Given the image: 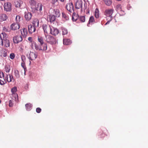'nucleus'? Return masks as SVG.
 <instances>
[{"instance_id": "nucleus-1", "label": "nucleus", "mask_w": 148, "mask_h": 148, "mask_svg": "<svg viewBox=\"0 0 148 148\" xmlns=\"http://www.w3.org/2000/svg\"><path fill=\"white\" fill-rule=\"evenodd\" d=\"M32 48L34 47L37 50L45 51L47 49V45L45 43L37 45L33 42L32 43Z\"/></svg>"}, {"instance_id": "nucleus-2", "label": "nucleus", "mask_w": 148, "mask_h": 148, "mask_svg": "<svg viewBox=\"0 0 148 148\" xmlns=\"http://www.w3.org/2000/svg\"><path fill=\"white\" fill-rule=\"evenodd\" d=\"M114 10L113 9H109L106 10L104 14L107 17V20H108L105 24V25L109 23L112 18V14L114 13Z\"/></svg>"}, {"instance_id": "nucleus-3", "label": "nucleus", "mask_w": 148, "mask_h": 148, "mask_svg": "<svg viewBox=\"0 0 148 148\" xmlns=\"http://www.w3.org/2000/svg\"><path fill=\"white\" fill-rule=\"evenodd\" d=\"M45 40L48 43L51 45H54L56 43V39L53 36L45 34Z\"/></svg>"}, {"instance_id": "nucleus-4", "label": "nucleus", "mask_w": 148, "mask_h": 148, "mask_svg": "<svg viewBox=\"0 0 148 148\" xmlns=\"http://www.w3.org/2000/svg\"><path fill=\"white\" fill-rule=\"evenodd\" d=\"M66 8L70 13H72L74 11L73 5L72 3H67L66 5Z\"/></svg>"}, {"instance_id": "nucleus-5", "label": "nucleus", "mask_w": 148, "mask_h": 148, "mask_svg": "<svg viewBox=\"0 0 148 148\" xmlns=\"http://www.w3.org/2000/svg\"><path fill=\"white\" fill-rule=\"evenodd\" d=\"M42 27L43 29L45 35V34H47L51 28L50 25H48L46 24L43 25Z\"/></svg>"}, {"instance_id": "nucleus-6", "label": "nucleus", "mask_w": 148, "mask_h": 148, "mask_svg": "<svg viewBox=\"0 0 148 148\" xmlns=\"http://www.w3.org/2000/svg\"><path fill=\"white\" fill-rule=\"evenodd\" d=\"M15 5L16 7L23 9L24 7L23 2L20 0L16 1L15 2Z\"/></svg>"}, {"instance_id": "nucleus-7", "label": "nucleus", "mask_w": 148, "mask_h": 148, "mask_svg": "<svg viewBox=\"0 0 148 148\" xmlns=\"http://www.w3.org/2000/svg\"><path fill=\"white\" fill-rule=\"evenodd\" d=\"M23 40L22 36L20 35L16 36L13 38V41L14 43H18Z\"/></svg>"}, {"instance_id": "nucleus-8", "label": "nucleus", "mask_w": 148, "mask_h": 148, "mask_svg": "<svg viewBox=\"0 0 148 148\" xmlns=\"http://www.w3.org/2000/svg\"><path fill=\"white\" fill-rule=\"evenodd\" d=\"M4 7L5 11L6 12L10 11L11 10V4L10 2H7L4 4Z\"/></svg>"}, {"instance_id": "nucleus-9", "label": "nucleus", "mask_w": 148, "mask_h": 148, "mask_svg": "<svg viewBox=\"0 0 148 148\" xmlns=\"http://www.w3.org/2000/svg\"><path fill=\"white\" fill-rule=\"evenodd\" d=\"M37 56L38 55L37 53L30 52L28 58L29 60H33L36 59Z\"/></svg>"}, {"instance_id": "nucleus-10", "label": "nucleus", "mask_w": 148, "mask_h": 148, "mask_svg": "<svg viewBox=\"0 0 148 148\" xmlns=\"http://www.w3.org/2000/svg\"><path fill=\"white\" fill-rule=\"evenodd\" d=\"M75 7L76 9H81L82 10V0H78L75 3Z\"/></svg>"}, {"instance_id": "nucleus-11", "label": "nucleus", "mask_w": 148, "mask_h": 148, "mask_svg": "<svg viewBox=\"0 0 148 148\" xmlns=\"http://www.w3.org/2000/svg\"><path fill=\"white\" fill-rule=\"evenodd\" d=\"M0 38L1 46H3V40L7 39V35L5 33L3 32L0 34Z\"/></svg>"}, {"instance_id": "nucleus-12", "label": "nucleus", "mask_w": 148, "mask_h": 148, "mask_svg": "<svg viewBox=\"0 0 148 148\" xmlns=\"http://www.w3.org/2000/svg\"><path fill=\"white\" fill-rule=\"evenodd\" d=\"M59 33L58 30L56 28H54L53 27H51L50 30V33L52 35L56 36Z\"/></svg>"}, {"instance_id": "nucleus-13", "label": "nucleus", "mask_w": 148, "mask_h": 148, "mask_svg": "<svg viewBox=\"0 0 148 148\" xmlns=\"http://www.w3.org/2000/svg\"><path fill=\"white\" fill-rule=\"evenodd\" d=\"M121 7V4H118L116 6V10L120 14L122 15L124 14V12L122 10Z\"/></svg>"}, {"instance_id": "nucleus-14", "label": "nucleus", "mask_w": 148, "mask_h": 148, "mask_svg": "<svg viewBox=\"0 0 148 148\" xmlns=\"http://www.w3.org/2000/svg\"><path fill=\"white\" fill-rule=\"evenodd\" d=\"M32 14L29 12H25V18L26 20L29 21L31 18Z\"/></svg>"}, {"instance_id": "nucleus-15", "label": "nucleus", "mask_w": 148, "mask_h": 148, "mask_svg": "<svg viewBox=\"0 0 148 148\" xmlns=\"http://www.w3.org/2000/svg\"><path fill=\"white\" fill-rule=\"evenodd\" d=\"M20 28V25L18 23H13L11 25V28L12 30H15Z\"/></svg>"}, {"instance_id": "nucleus-16", "label": "nucleus", "mask_w": 148, "mask_h": 148, "mask_svg": "<svg viewBox=\"0 0 148 148\" xmlns=\"http://www.w3.org/2000/svg\"><path fill=\"white\" fill-rule=\"evenodd\" d=\"M42 5L40 3H37V4L33 8L37 11H41L42 10Z\"/></svg>"}, {"instance_id": "nucleus-17", "label": "nucleus", "mask_w": 148, "mask_h": 148, "mask_svg": "<svg viewBox=\"0 0 148 148\" xmlns=\"http://www.w3.org/2000/svg\"><path fill=\"white\" fill-rule=\"evenodd\" d=\"M5 79L8 82L12 81L14 82V80L13 76L10 75V74H9L8 75V74H6V75L5 76Z\"/></svg>"}, {"instance_id": "nucleus-18", "label": "nucleus", "mask_w": 148, "mask_h": 148, "mask_svg": "<svg viewBox=\"0 0 148 148\" xmlns=\"http://www.w3.org/2000/svg\"><path fill=\"white\" fill-rule=\"evenodd\" d=\"M8 17L5 14H0V22L6 21Z\"/></svg>"}, {"instance_id": "nucleus-19", "label": "nucleus", "mask_w": 148, "mask_h": 148, "mask_svg": "<svg viewBox=\"0 0 148 148\" xmlns=\"http://www.w3.org/2000/svg\"><path fill=\"white\" fill-rule=\"evenodd\" d=\"M36 27L34 26H32L31 24H30L28 25V31L29 33L32 34V33L36 31Z\"/></svg>"}, {"instance_id": "nucleus-20", "label": "nucleus", "mask_w": 148, "mask_h": 148, "mask_svg": "<svg viewBox=\"0 0 148 148\" xmlns=\"http://www.w3.org/2000/svg\"><path fill=\"white\" fill-rule=\"evenodd\" d=\"M21 34L23 37H26L27 34V29L23 28L21 30Z\"/></svg>"}, {"instance_id": "nucleus-21", "label": "nucleus", "mask_w": 148, "mask_h": 148, "mask_svg": "<svg viewBox=\"0 0 148 148\" xmlns=\"http://www.w3.org/2000/svg\"><path fill=\"white\" fill-rule=\"evenodd\" d=\"M33 26L35 27H38L39 26V21L37 18H35L32 22Z\"/></svg>"}, {"instance_id": "nucleus-22", "label": "nucleus", "mask_w": 148, "mask_h": 148, "mask_svg": "<svg viewBox=\"0 0 148 148\" xmlns=\"http://www.w3.org/2000/svg\"><path fill=\"white\" fill-rule=\"evenodd\" d=\"M100 14L99 10L98 8H96L95 11V16L97 18H98L100 17Z\"/></svg>"}, {"instance_id": "nucleus-23", "label": "nucleus", "mask_w": 148, "mask_h": 148, "mask_svg": "<svg viewBox=\"0 0 148 148\" xmlns=\"http://www.w3.org/2000/svg\"><path fill=\"white\" fill-rule=\"evenodd\" d=\"M29 3L31 6V7L33 9L37 4V3H36V1L34 0H30Z\"/></svg>"}, {"instance_id": "nucleus-24", "label": "nucleus", "mask_w": 148, "mask_h": 148, "mask_svg": "<svg viewBox=\"0 0 148 148\" xmlns=\"http://www.w3.org/2000/svg\"><path fill=\"white\" fill-rule=\"evenodd\" d=\"M54 16L56 17H59L60 16V11L57 9H54Z\"/></svg>"}, {"instance_id": "nucleus-25", "label": "nucleus", "mask_w": 148, "mask_h": 148, "mask_svg": "<svg viewBox=\"0 0 148 148\" xmlns=\"http://www.w3.org/2000/svg\"><path fill=\"white\" fill-rule=\"evenodd\" d=\"M63 44L66 45H70L71 43V41L69 39H65L63 40Z\"/></svg>"}, {"instance_id": "nucleus-26", "label": "nucleus", "mask_w": 148, "mask_h": 148, "mask_svg": "<svg viewBox=\"0 0 148 148\" xmlns=\"http://www.w3.org/2000/svg\"><path fill=\"white\" fill-rule=\"evenodd\" d=\"M4 42V46L6 47H9L10 46V42L9 40L7 39L3 40V42Z\"/></svg>"}, {"instance_id": "nucleus-27", "label": "nucleus", "mask_w": 148, "mask_h": 148, "mask_svg": "<svg viewBox=\"0 0 148 148\" xmlns=\"http://www.w3.org/2000/svg\"><path fill=\"white\" fill-rule=\"evenodd\" d=\"M37 40L39 43V44H42L45 43L43 37L41 36H38Z\"/></svg>"}, {"instance_id": "nucleus-28", "label": "nucleus", "mask_w": 148, "mask_h": 148, "mask_svg": "<svg viewBox=\"0 0 148 148\" xmlns=\"http://www.w3.org/2000/svg\"><path fill=\"white\" fill-rule=\"evenodd\" d=\"M49 18L50 21L51 22H52L56 20V17L54 15H49Z\"/></svg>"}, {"instance_id": "nucleus-29", "label": "nucleus", "mask_w": 148, "mask_h": 148, "mask_svg": "<svg viewBox=\"0 0 148 148\" xmlns=\"http://www.w3.org/2000/svg\"><path fill=\"white\" fill-rule=\"evenodd\" d=\"M73 14L72 17V19L73 21H76L78 18V16L74 12H73Z\"/></svg>"}, {"instance_id": "nucleus-30", "label": "nucleus", "mask_w": 148, "mask_h": 148, "mask_svg": "<svg viewBox=\"0 0 148 148\" xmlns=\"http://www.w3.org/2000/svg\"><path fill=\"white\" fill-rule=\"evenodd\" d=\"M103 1L107 5L110 6L112 4V0H103Z\"/></svg>"}, {"instance_id": "nucleus-31", "label": "nucleus", "mask_w": 148, "mask_h": 148, "mask_svg": "<svg viewBox=\"0 0 148 148\" xmlns=\"http://www.w3.org/2000/svg\"><path fill=\"white\" fill-rule=\"evenodd\" d=\"M95 21V20L93 16H91L89 18V21H88V23L87 24V25L88 26H89V25L90 23H92L94 22Z\"/></svg>"}, {"instance_id": "nucleus-32", "label": "nucleus", "mask_w": 148, "mask_h": 148, "mask_svg": "<svg viewBox=\"0 0 148 148\" xmlns=\"http://www.w3.org/2000/svg\"><path fill=\"white\" fill-rule=\"evenodd\" d=\"M12 95V99L15 100L16 101H18V96L17 94L14 93Z\"/></svg>"}, {"instance_id": "nucleus-33", "label": "nucleus", "mask_w": 148, "mask_h": 148, "mask_svg": "<svg viewBox=\"0 0 148 148\" xmlns=\"http://www.w3.org/2000/svg\"><path fill=\"white\" fill-rule=\"evenodd\" d=\"M21 66L23 68V72H24V75L25 74V70L26 69V66L25 65V62H22L21 63Z\"/></svg>"}, {"instance_id": "nucleus-34", "label": "nucleus", "mask_w": 148, "mask_h": 148, "mask_svg": "<svg viewBox=\"0 0 148 148\" xmlns=\"http://www.w3.org/2000/svg\"><path fill=\"white\" fill-rule=\"evenodd\" d=\"M15 75L17 78H18L20 77V75L18 71L17 70H15L14 72Z\"/></svg>"}, {"instance_id": "nucleus-35", "label": "nucleus", "mask_w": 148, "mask_h": 148, "mask_svg": "<svg viewBox=\"0 0 148 148\" xmlns=\"http://www.w3.org/2000/svg\"><path fill=\"white\" fill-rule=\"evenodd\" d=\"M6 83V81L5 79L3 78L2 79H0V84L1 85H3Z\"/></svg>"}, {"instance_id": "nucleus-36", "label": "nucleus", "mask_w": 148, "mask_h": 148, "mask_svg": "<svg viewBox=\"0 0 148 148\" xmlns=\"http://www.w3.org/2000/svg\"><path fill=\"white\" fill-rule=\"evenodd\" d=\"M10 70V67L9 66L6 65L5 67V71L7 73H9Z\"/></svg>"}, {"instance_id": "nucleus-37", "label": "nucleus", "mask_w": 148, "mask_h": 148, "mask_svg": "<svg viewBox=\"0 0 148 148\" xmlns=\"http://www.w3.org/2000/svg\"><path fill=\"white\" fill-rule=\"evenodd\" d=\"M25 107L27 110H30L31 106L30 104L29 103L25 105Z\"/></svg>"}, {"instance_id": "nucleus-38", "label": "nucleus", "mask_w": 148, "mask_h": 148, "mask_svg": "<svg viewBox=\"0 0 148 148\" xmlns=\"http://www.w3.org/2000/svg\"><path fill=\"white\" fill-rule=\"evenodd\" d=\"M79 19L80 21L82 22H84L85 21V17L84 16H80Z\"/></svg>"}, {"instance_id": "nucleus-39", "label": "nucleus", "mask_w": 148, "mask_h": 148, "mask_svg": "<svg viewBox=\"0 0 148 148\" xmlns=\"http://www.w3.org/2000/svg\"><path fill=\"white\" fill-rule=\"evenodd\" d=\"M17 90L16 87H15L12 88L11 89V92L12 93V95H13L14 93H15V92H16Z\"/></svg>"}, {"instance_id": "nucleus-40", "label": "nucleus", "mask_w": 148, "mask_h": 148, "mask_svg": "<svg viewBox=\"0 0 148 148\" xmlns=\"http://www.w3.org/2000/svg\"><path fill=\"white\" fill-rule=\"evenodd\" d=\"M16 23L18 24L21 20V17L19 16H17L16 17Z\"/></svg>"}, {"instance_id": "nucleus-41", "label": "nucleus", "mask_w": 148, "mask_h": 148, "mask_svg": "<svg viewBox=\"0 0 148 148\" xmlns=\"http://www.w3.org/2000/svg\"><path fill=\"white\" fill-rule=\"evenodd\" d=\"M7 51L5 50H4L2 54V56L3 57H6L7 56Z\"/></svg>"}, {"instance_id": "nucleus-42", "label": "nucleus", "mask_w": 148, "mask_h": 148, "mask_svg": "<svg viewBox=\"0 0 148 148\" xmlns=\"http://www.w3.org/2000/svg\"><path fill=\"white\" fill-rule=\"evenodd\" d=\"M15 57V55L14 53H12L10 55L9 57L12 60Z\"/></svg>"}, {"instance_id": "nucleus-43", "label": "nucleus", "mask_w": 148, "mask_h": 148, "mask_svg": "<svg viewBox=\"0 0 148 148\" xmlns=\"http://www.w3.org/2000/svg\"><path fill=\"white\" fill-rule=\"evenodd\" d=\"M62 15L63 17L65 18L66 20H67L69 19V18L68 16L64 13L63 12L62 13Z\"/></svg>"}, {"instance_id": "nucleus-44", "label": "nucleus", "mask_w": 148, "mask_h": 148, "mask_svg": "<svg viewBox=\"0 0 148 148\" xmlns=\"http://www.w3.org/2000/svg\"><path fill=\"white\" fill-rule=\"evenodd\" d=\"M21 60L23 62H25L26 60V57L25 56L22 55L21 56Z\"/></svg>"}, {"instance_id": "nucleus-45", "label": "nucleus", "mask_w": 148, "mask_h": 148, "mask_svg": "<svg viewBox=\"0 0 148 148\" xmlns=\"http://www.w3.org/2000/svg\"><path fill=\"white\" fill-rule=\"evenodd\" d=\"M13 101L12 100H10L9 101V106L10 107L12 106L13 105Z\"/></svg>"}, {"instance_id": "nucleus-46", "label": "nucleus", "mask_w": 148, "mask_h": 148, "mask_svg": "<svg viewBox=\"0 0 148 148\" xmlns=\"http://www.w3.org/2000/svg\"><path fill=\"white\" fill-rule=\"evenodd\" d=\"M4 78V75L3 73L0 71V78Z\"/></svg>"}, {"instance_id": "nucleus-47", "label": "nucleus", "mask_w": 148, "mask_h": 148, "mask_svg": "<svg viewBox=\"0 0 148 148\" xmlns=\"http://www.w3.org/2000/svg\"><path fill=\"white\" fill-rule=\"evenodd\" d=\"M62 33L63 35H65L68 32L67 30L64 29H62Z\"/></svg>"}, {"instance_id": "nucleus-48", "label": "nucleus", "mask_w": 148, "mask_h": 148, "mask_svg": "<svg viewBox=\"0 0 148 148\" xmlns=\"http://www.w3.org/2000/svg\"><path fill=\"white\" fill-rule=\"evenodd\" d=\"M36 112L38 113H40L41 111V109L40 108H37L36 109Z\"/></svg>"}, {"instance_id": "nucleus-49", "label": "nucleus", "mask_w": 148, "mask_h": 148, "mask_svg": "<svg viewBox=\"0 0 148 148\" xmlns=\"http://www.w3.org/2000/svg\"><path fill=\"white\" fill-rule=\"evenodd\" d=\"M3 30L5 32H9L8 29L5 27H3Z\"/></svg>"}, {"instance_id": "nucleus-50", "label": "nucleus", "mask_w": 148, "mask_h": 148, "mask_svg": "<svg viewBox=\"0 0 148 148\" xmlns=\"http://www.w3.org/2000/svg\"><path fill=\"white\" fill-rule=\"evenodd\" d=\"M28 40L31 42H32V38L31 37H29L28 38Z\"/></svg>"}, {"instance_id": "nucleus-51", "label": "nucleus", "mask_w": 148, "mask_h": 148, "mask_svg": "<svg viewBox=\"0 0 148 148\" xmlns=\"http://www.w3.org/2000/svg\"><path fill=\"white\" fill-rule=\"evenodd\" d=\"M57 1V0H52L51 3L52 4H54Z\"/></svg>"}, {"instance_id": "nucleus-52", "label": "nucleus", "mask_w": 148, "mask_h": 148, "mask_svg": "<svg viewBox=\"0 0 148 148\" xmlns=\"http://www.w3.org/2000/svg\"><path fill=\"white\" fill-rule=\"evenodd\" d=\"M31 61H29V64L30 65H31Z\"/></svg>"}, {"instance_id": "nucleus-53", "label": "nucleus", "mask_w": 148, "mask_h": 148, "mask_svg": "<svg viewBox=\"0 0 148 148\" xmlns=\"http://www.w3.org/2000/svg\"><path fill=\"white\" fill-rule=\"evenodd\" d=\"M0 45H1V42H0Z\"/></svg>"}, {"instance_id": "nucleus-54", "label": "nucleus", "mask_w": 148, "mask_h": 148, "mask_svg": "<svg viewBox=\"0 0 148 148\" xmlns=\"http://www.w3.org/2000/svg\"><path fill=\"white\" fill-rule=\"evenodd\" d=\"M5 0H0V1H4Z\"/></svg>"}]
</instances>
